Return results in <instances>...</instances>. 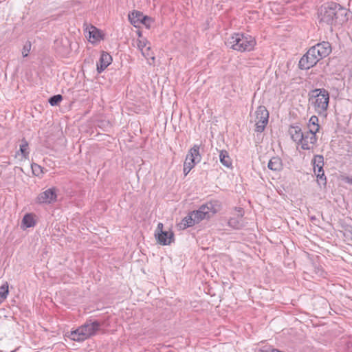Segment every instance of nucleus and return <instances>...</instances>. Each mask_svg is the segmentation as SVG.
Here are the masks:
<instances>
[{
	"label": "nucleus",
	"mask_w": 352,
	"mask_h": 352,
	"mask_svg": "<svg viewBox=\"0 0 352 352\" xmlns=\"http://www.w3.org/2000/svg\"><path fill=\"white\" fill-rule=\"evenodd\" d=\"M348 11L340 4L334 2L322 5L318 10L320 23L333 26L342 25L348 21Z\"/></svg>",
	"instance_id": "1"
},
{
	"label": "nucleus",
	"mask_w": 352,
	"mask_h": 352,
	"mask_svg": "<svg viewBox=\"0 0 352 352\" xmlns=\"http://www.w3.org/2000/svg\"><path fill=\"white\" fill-rule=\"evenodd\" d=\"M332 51L328 41H322L311 47L299 60L300 69H309L315 66L320 60L328 56Z\"/></svg>",
	"instance_id": "2"
},
{
	"label": "nucleus",
	"mask_w": 352,
	"mask_h": 352,
	"mask_svg": "<svg viewBox=\"0 0 352 352\" xmlns=\"http://www.w3.org/2000/svg\"><path fill=\"white\" fill-rule=\"evenodd\" d=\"M101 326L102 323L98 320L87 321L76 330L67 332L65 336L74 341L82 342L95 336Z\"/></svg>",
	"instance_id": "3"
},
{
	"label": "nucleus",
	"mask_w": 352,
	"mask_h": 352,
	"mask_svg": "<svg viewBox=\"0 0 352 352\" xmlns=\"http://www.w3.org/2000/svg\"><path fill=\"white\" fill-rule=\"evenodd\" d=\"M226 45L234 50L241 52H250L254 49L256 41L250 35L235 33L228 39Z\"/></svg>",
	"instance_id": "4"
},
{
	"label": "nucleus",
	"mask_w": 352,
	"mask_h": 352,
	"mask_svg": "<svg viewBox=\"0 0 352 352\" xmlns=\"http://www.w3.org/2000/svg\"><path fill=\"white\" fill-rule=\"evenodd\" d=\"M309 96H311L309 100L315 99L313 104L317 113L321 114L327 110L329 103V93L327 90L323 88L315 89L309 94Z\"/></svg>",
	"instance_id": "5"
},
{
	"label": "nucleus",
	"mask_w": 352,
	"mask_h": 352,
	"mask_svg": "<svg viewBox=\"0 0 352 352\" xmlns=\"http://www.w3.org/2000/svg\"><path fill=\"white\" fill-rule=\"evenodd\" d=\"M269 112L265 106L260 105L255 111V131L262 133L268 123Z\"/></svg>",
	"instance_id": "6"
},
{
	"label": "nucleus",
	"mask_w": 352,
	"mask_h": 352,
	"mask_svg": "<svg viewBox=\"0 0 352 352\" xmlns=\"http://www.w3.org/2000/svg\"><path fill=\"white\" fill-rule=\"evenodd\" d=\"M311 162L314 166V172L317 177L318 184L325 186L327 184V178L323 169L324 157L322 155H316Z\"/></svg>",
	"instance_id": "7"
},
{
	"label": "nucleus",
	"mask_w": 352,
	"mask_h": 352,
	"mask_svg": "<svg viewBox=\"0 0 352 352\" xmlns=\"http://www.w3.org/2000/svg\"><path fill=\"white\" fill-rule=\"evenodd\" d=\"M57 188L53 187L49 188L40 194L36 197V203L50 204L57 199Z\"/></svg>",
	"instance_id": "8"
},
{
	"label": "nucleus",
	"mask_w": 352,
	"mask_h": 352,
	"mask_svg": "<svg viewBox=\"0 0 352 352\" xmlns=\"http://www.w3.org/2000/svg\"><path fill=\"white\" fill-rule=\"evenodd\" d=\"M301 137V140L298 144L300 148L303 150L313 149L318 140L316 134L307 131L304 132Z\"/></svg>",
	"instance_id": "9"
},
{
	"label": "nucleus",
	"mask_w": 352,
	"mask_h": 352,
	"mask_svg": "<svg viewBox=\"0 0 352 352\" xmlns=\"http://www.w3.org/2000/svg\"><path fill=\"white\" fill-rule=\"evenodd\" d=\"M158 243L163 245H170L174 241V234L171 231L155 233Z\"/></svg>",
	"instance_id": "10"
},
{
	"label": "nucleus",
	"mask_w": 352,
	"mask_h": 352,
	"mask_svg": "<svg viewBox=\"0 0 352 352\" xmlns=\"http://www.w3.org/2000/svg\"><path fill=\"white\" fill-rule=\"evenodd\" d=\"M111 56L109 53L103 52L100 56L99 62L97 63L98 73H102L111 64Z\"/></svg>",
	"instance_id": "11"
},
{
	"label": "nucleus",
	"mask_w": 352,
	"mask_h": 352,
	"mask_svg": "<svg viewBox=\"0 0 352 352\" xmlns=\"http://www.w3.org/2000/svg\"><path fill=\"white\" fill-rule=\"evenodd\" d=\"M217 212V210L215 208V205L212 202H208L201 205L199 208V212L202 213L204 217H206L208 219L213 216Z\"/></svg>",
	"instance_id": "12"
},
{
	"label": "nucleus",
	"mask_w": 352,
	"mask_h": 352,
	"mask_svg": "<svg viewBox=\"0 0 352 352\" xmlns=\"http://www.w3.org/2000/svg\"><path fill=\"white\" fill-rule=\"evenodd\" d=\"M289 133L291 135V138L293 141H294L298 145L299 144L301 140V136L303 135L304 132L302 131L301 128L296 126H290L289 129Z\"/></svg>",
	"instance_id": "13"
},
{
	"label": "nucleus",
	"mask_w": 352,
	"mask_h": 352,
	"mask_svg": "<svg viewBox=\"0 0 352 352\" xmlns=\"http://www.w3.org/2000/svg\"><path fill=\"white\" fill-rule=\"evenodd\" d=\"M267 167L273 171H280L283 169L282 160L278 156L272 157L268 162Z\"/></svg>",
	"instance_id": "14"
},
{
	"label": "nucleus",
	"mask_w": 352,
	"mask_h": 352,
	"mask_svg": "<svg viewBox=\"0 0 352 352\" xmlns=\"http://www.w3.org/2000/svg\"><path fill=\"white\" fill-rule=\"evenodd\" d=\"M195 224H197V223L195 222V220L193 218L191 212H190L182 220L180 223L177 225V226L179 230H184L188 227L194 226Z\"/></svg>",
	"instance_id": "15"
},
{
	"label": "nucleus",
	"mask_w": 352,
	"mask_h": 352,
	"mask_svg": "<svg viewBox=\"0 0 352 352\" xmlns=\"http://www.w3.org/2000/svg\"><path fill=\"white\" fill-rule=\"evenodd\" d=\"M318 118L316 116H312L307 124L308 131H311L316 134L320 130V125L318 124Z\"/></svg>",
	"instance_id": "16"
},
{
	"label": "nucleus",
	"mask_w": 352,
	"mask_h": 352,
	"mask_svg": "<svg viewBox=\"0 0 352 352\" xmlns=\"http://www.w3.org/2000/svg\"><path fill=\"white\" fill-rule=\"evenodd\" d=\"M200 146L195 144L189 151L187 154L190 158L194 159L197 163L201 160V155L199 152Z\"/></svg>",
	"instance_id": "17"
},
{
	"label": "nucleus",
	"mask_w": 352,
	"mask_h": 352,
	"mask_svg": "<svg viewBox=\"0 0 352 352\" xmlns=\"http://www.w3.org/2000/svg\"><path fill=\"white\" fill-rule=\"evenodd\" d=\"M219 160L221 163L227 168H231L232 165V160L226 150H221L219 153Z\"/></svg>",
	"instance_id": "18"
},
{
	"label": "nucleus",
	"mask_w": 352,
	"mask_h": 352,
	"mask_svg": "<svg viewBox=\"0 0 352 352\" xmlns=\"http://www.w3.org/2000/svg\"><path fill=\"white\" fill-rule=\"evenodd\" d=\"M144 16L143 14L137 10H134L131 14H129V19L131 24L136 26V23H139Z\"/></svg>",
	"instance_id": "19"
},
{
	"label": "nucleus",
	"mask_w": 352,
	"mask_h": 352,
	"mask_svg": "<svg viewBox=\"0 0 352 352\" xmlns=\"http://www.w3.org/2000/svg\"><path fill=\"white\" fill-rule=\"evenodd\" d=\"M19 151L25 159H27L29 157V144L25 138L21 140Z\"/></svg>",
	"instance_id": "20"
},
{
	"label": "nucleus",
	"mask_w": 352,
	"mask_h": 352,
	"mask_svg": "<svg viewBox=\"0 0 352 352\" xmlns=\"http://www.w3.org/2000/svg\"><path fill=\"white\" fill-rule=\"evenodd\" d=\"M147 41L146 38L144 39H140L138 41V47L140 50H141L142 54L144 56H149L148 51L150 50L151 47H148L146 50L144 51V48L146 46Z\"/></svg>",
	"instance_id": "21"
},
{
	"label": "nucleus",
	"mask_w": 352,
	"mask_h": 352,
	"mask_svg": "<svg viewBox=\"0 0 352 352\" xmlns=\"http://www.w3.org/2000/svg\"><path fill=\"white\" fill-rule=\"evenodd\" d=\"M89 38H93V41H98L102 38L100 32L94 26H91L89 31Z\"/></svg>",
	"instance_id": "22"
},
{
	"label": "nucleus",
	"mask_w": 352,
	"mask_h": 352,
	"mask_svg": "<svg viewBox=\"0 0 352 352\" xmlns=\"http://www.w3.org/2000/svg\"><path fill=\"white\" fill-rule=\"evenodd\" d=\"M22 223L26 228L33 227L36 224V222L32 214H25L23 218Z\"/></svg>",
	"instance_id": "23"
},
{
	"label": "nucleus",
	"mask_w": 352,
	"mask_h": 352,
	"mask_svg": "<svg viewBox=\"0 0 352 352\" xmlns=\"http://www.w3.org/2000/svg\"><path fill=\"white\" fill-rule=\"evenodd\" d=\"M8 283L6 282L0 287V303L4 301L8 295Z\"/></svg>",
	"instance_id": "24"
},
{
	"label": "nucleus",
	"mask_w": 352,
	"mask_h": 352,
	"mask_svg": "<svg viewBox=\"0 0 352 352\" xmlns=\"http://www.w3.org/2000/svg\"><path fill=\"white\" fill-rule=\"evenodd\" d=\"M197 164L194 159L190 158L188 155H186V160L184 163V166H186V169L191 170V169Z\"/></svg>",
	"instance_id": "25"
},
{
	"label": "nucleus",
	"mask_w": 352,
	"mask_h": 352,
	"mask_svg": "<svg viewBox=\"0 0 352 352\" xmlns=\"http://www.w3.org/2000/svg\"><path fill=\"white\" fill-rule=\"evenodd\" d=\"M63 100V96L60 94L54 95L48 100L49 103L52 106L58 105Z\"/></svg>",
	"instance_id": "26"
},
{
	"label": "nucleus",
	"mask_w": 352,
	"mask_h": 352,
	"mask_svg": "<svg viewBox=\"0 0 352 352\" xmlns=\"http://www.w3.org/2000/svg\"><path fill=\"white\" fill-rule=\"evenodd\" d=\"M31 168L32 173L36 176H39L41 174L43 173V168L36 163H32L31 164Z\"/></svg>",
	"instance_id": "27"
},
{
	"label": "nucleus",
	"mask_w": 352,
	"mask_h": 352,
	"mask_svg": "<svg viewBox=\"0 0 352 352\" xmlns=\"http://www.w3.org/2000/svg\"><path fill=\"white\" fill-rule=\"evenodd\" d=\"M191 214L193 216V218L195 219V222L197 223H199L200 221H201L204 219H208L206 217H204V215L202 214V213L199 212V209L191 212Z\"/></svg>",
	"instance_id": "28"
},
{
	"label": "nucleus",
	"mask_w": 352,
	"mask_h": 352,
	"mask_svg": "<svg viewBox=\"0 0 352 352\" xmlns=\"http://www.w3.org/2000/svg\"><path fill=\"white\" fill-rule=\"evenodd\" d=\"M30 50H31V43L30 41H28L24 45L23 50H22L23 56L27 57L30 53Z\"/></svg>",
	"instance_id": "29"
},
{
	"label": "nucleus",
	"mask_w": 352,
	"mask_h": 352,
	"mask_svg": "<svg viewBox=\"0 0 352 352\" xmlns=\"http://www.w3.org/2000/svg\"><path fill=\"white\" fill-rule=\"evenodd\" d=\"M153 20L151 17L148 16H144L139 23L144 24L147 28H149Z\"/></svg>",
	"instance_id": "30"
},
{
	"label": "nucleus",
	"mask_w": 352,
	"mask_h": 352,
	"mask_svg": "<svg viewBox=\"0 0 352 352\" xmlns=\"http://www.w3.org/2000/svg\"><path fill=\"white\" fill-rule=\"evenodd\" d=\"M228 225L234 228H239L240 223L236 218H230L228 221Z\"/></svg>",
	"instance_id": "31"
},
{
	"label": "nucleus",
	"mask_w": 352,
	"mask_h": 352,
	"mask_svg": "<svg viewBox=\"0 0 352 352\" xmlns=\"http://www.w3.org/2000/svg\"><path fill=\"white\" fill-rule=\"evenodd\" d=\"M277 351L278 350L271 346H264L258 350V352H277Z\"/></svg>",
	"instance_id": "32"
},
{
	"label": "nucleus",
	"mask_w": 352,
	"mask_h": 352,
	"mask_svg": "<svg viewBox=\"0 0 352 352\" xmlns=\"http://www.w3.org/2000/svg\"><path fill=\"white\" fill-rule=\"evenodd\" d=\"M163 227H164L163 223H159L157 224V229L155 230V233L164 232Z\"/></svg>",
	"instance_id": "33"
},
{
	"label": "nucleus",
	"mask_w": 352,
	"mask_h": 352,
	"mask_svg": "<svg viewBox=\"0 0 352 352\" xmlns=\"http://www.w3.org/2000/svg\"><path fill=\"white\" fill-rule=\"evenodd\" d=\"M344 181L348 183V184H352V176L351 177H346L345 179H344Z\"/></svg>",
	"instance_id": "34"
},
{
	"label": "nucleus",
	"mask_w": 352,
	"mask_h": 352,
	"mask_svg": "<svg viewBox=\"0 0 352 352\" xmlns=\"http://www.w3.org/2000/svg\"><path fill=\"white\" fill-rule=\"evenodd\" d=\"M190 171V170H188V169H186V166H184V173L185 176H186Z\"/></svg>",
	"instance_id": "35"
},
{
	"label": "nucleus",
	"mask_w": 352,
	"mask_h": 352,
	"mask_svg": "<svg viewBox=\"0 0 352 352\" xmlns=\"http://www.w3.org/2000/svg\"><path fill=\"white\" fill-rule=\"evenodd\" d=\"M238 212H239V214L241 217H242V216H243V209H242L241 208H239V210H238Z\"/></svg>",
	"instance_id": "36"
},
{
	"label": "nucleus",
	"mask_w": 352,
	"mask_h": 352,
	"mask_svg": "<svg viewBox=\"0 0 352 352\" xmlns=\"http://www.w3.org/2000/svg\"><path fill=\"white\" fill-rule=\"evenodd\" d=\"M348 232L351 234V239L352 240V230H349Z\"/></svg>",
	"instance_id": "37"
},
{
	"label": "nucleus",
	"mask_w": 352,
	"mask_h": 352,
	"mask_svg": "<svg viewBox=\"0 0 352 352\" xmlns=\"http://www.w3.org/2000/svg\"><path fill=\"white\" fill-rule=\"evenodd\" d=\"M138 36H139L140 37H141V36H142V33H141L140 32H138Z\"/></svg>",
	"instance_id": "38"
},
{
	"label": "nucleus",
	"mask_w": 352,
	"mask_h": 352,
	"mask_svg": "<svg viewBox=\"0 0 352 352\" xmlns=\"http://www.w3.org/2000/svg\"><path fill=\"white\" fill-rule=\"evenodd\" d=\"M12 352H14V351H12Z\"/></svg>",
	"instance_id": "39"
}]
</instances>
